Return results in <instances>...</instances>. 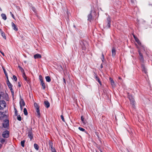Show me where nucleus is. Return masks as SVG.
Returning a JSON list of instances; mask_svg holds the SVG:
<instances>
[{"mask_svg": "<svg viewBox=\"0 0 152 152\" xmlns=\"http://www.w3.org/2000/svg\"><path fill=\"white\" fill-rule=\"evenodd\" d=\"M5 115L3 114V112H0V119L4 117Z\"/></svg>", "mask_w": 152, "mask_h": 152, "instance_id": "obj_25", "label": "nucleus"}, {"mask_svg": "<svg viewBox=\"0 0 152 152\" xmlns=\"http://www.w3.org/2000/svg\"><path fill=\"white\" fill-rule=\"evenodd\" d=\"M118 79H121V77H118Z\"/></svg>", "mask_w": 152, "mask_h": 152, "instance_id": "obj_51", "label": "nucleus"}, {"mask_svg": "<svg viewBox=\"0 0 152 152\" xmlns=\"http://www.w3.org/2000/svg\"><path fill=\"white\" fill-rule=\"evenodd\" d=\"M5 140L3 138H1L0 140V142L1 143L3 144L5 142Z\"/></svg>", "mask_w": 152, "mask_h": 152, "instance_id": "obj_35", "label": "nucleus"}, {"mask_svg": "<svg viewBox=\"0 0 152 152\" xmlns=\"http://www.w3.org/2000/svg\"><path fill=\"white\" fill-rule=\"evenodd\" d=\"M3 70H4V73L5 75L7 77V79H8V77H7V73L6 71V70L5 69L3 68Z\"/></svg>", "mask_w": 152, "mask_h": 152, "instance_id": "obj_32", "label": "nucleus"}, {"mask_svg": "<svg viewBox=\"0 0 152 152\" xmlns=\"http://www.w3.org/2000/svg\"><path fill=\"white\" fill-rule=\"evenodd\" d=\"M78 129L80 130L82 132H84L85 131V129H84L81 127H79L78 128Z\"/></svg>", "mask_w": 152, "mask_h": 152, "instance_id": "obj_33", "label": "nucleus"}, {"mask_svg": "<svg viewBox=\"0 0 152 152\" xmlns=\"http://www.w3.org/2000/svg\"><path fill=\"white\" fill-rule=\"evenodd\" d=\"M0 103H1L2 107L3 108L6 107V102L2 100L0 102Z\"/></svg>", "mask_w": 152, "mask_h": 152, "instance_id": "obj_17", "label": "nucleus"}, {"mask_svg": "<svg viewBox=\"0 0 152 152\" xmlns=\"http://www.w3.org/2000/svg\"><path fill=\"white\" fill-rule=\"evenodd\" d=\"M112 55L113 57H115L116 55V50L114 48H113L112 50Z\"/></svg>", "mask_w": 152, "mask_h": 152, "instance_id": "obj_11", "label": "nucleus"}, {"mask_svg": "<svg viewBox=\"0 0 152 152\" xmlns=\"http://www.w3.org/2000/svg\"><path fill=\"white\" fill-rule=\"evenodd\" d=\"M135 40L136 41V42L139 45H140L141 44L140 42V41L138 38H136V39Z\"/></svg>", "mask_w": 152, "mask_h": 152, "instance_id": "obj_30", "label": "nucleus"}, {"mask_svg": "<svg viewBox=\"0 0 152 152\" xmlns=\"http://www.w3.org/2000/svg\"><path fill=\"white\" fill-rule=\"evenodd\" d=\"M3 126L4 128H6L9 126V120L5 119L4 121V123L3 124Z\"/></svg>", "mask_w": 152, "mask_h": 152, "instance_id": "obj_3", "label": "nucleus"}, {"mask_svg": "<svg viewBox=\"0 0 152 152\" xmlns=\"http://www.w3.org/2000/svg\"><path fill=\"white\" fill-rule=\"evenodd\" d=\"M34 106L35 110H36V112L37 113V116L38 118H39L40 116V113L39 107V106L38 105L37 103L35 102L34 103Z\"/></svg>", "mask_w": 152, "mask_h": 152, "instance_id": "obj_1", "label": "nucleus"}, {"mask_svg": "<svg viewBox=\"0 0 152 152\" xmlns=\"http://www.w3.org/2000/svg\"><path fill=\"white\" fill-rule=\"evenodd\" d=\"M34 56L35 59L41 58L42 57L41 55L39 54H35Z\"/></svg>", "mask_w": 152, "mask_h": 152, "instance_id": "obj_14", "label": "nucleus"}, {"mask_svg": "<svg viewBox=\"0 0 152 152\" xmlns=\"http://www.w3.org/2000/svg\"><path fill=\"white\" fill-rule=\"evenodd\" d=\"M0 31L2 36L3 37L4 39H6V37L5 36V35L4 32L2 31L1 29H0Z\"/></svg>", "mask_w": 152, "mask_h": 152, "instance_id": "obj_12", "label": "nucleus"}, {"mask_svg": "<svg viewBox=\"0 0 152 152\" xmlns=\"http://www.w3.org/2000/svg\"><path fill=\"white\" fill-rule=\"evenodd\" d=\"M53 144L52 142H49V147L51 148V150L54 148L53 146Z\"/></svg>", "mask_w": 152, "mask_h": 152, "instance_id": "obj_22", "label": "nucleus"}, {"mask_svg": "<svg viewBox=\"0 0 152 152\" xmlns=\"http://www.w3.org/2000/svg\"><path fill=\"white\" fill-rule=\"evenodd\" d=\"M9 132L8 131L4 132L2 134V136L5 138H7L9 137Z\"/></svg>", "mask_w": 152, "mask_h": 152, "instance_id": "obj_5", "label": "nucleus"}, {"mask_svg": "<svg viewBox=\"0 0 152 152\" xmlns=\"http://www.w3.org/2000/svg\"><path fill=\"white\" fill-rule=\"evenodd\" d=\"M133 37H134V38L135 39V40L136 39V38H137L136 37H135V36L134 35H133Z\"/></svg>", "mask_w": 152, "mask_h": 152, "instance_id": "obj_48", "label": "nucleus"}, {"mask_svg": "<svg viewBox=\"0 0 152 152\" xmlns=\"http://www.w3.org/2000/svg\"><path fill=\"white\" fill-rule=\"evenodd\" d=\"M61 118L62 119V120L64 121V122H65V120H64V116L63 115H61Z\"/></svg>", "mask_w": 152, "mask_h": 152, "instance_id": "obj_39", "label": "nucleus"}, {"mask_svg": "<svg viewBox=\"0 0 152 152\" xmlns=\"http://www.w3.org/2000/svg\"><path fill=\"white\" fill-rule=\"evenodd\" d=\"M109 79L111 83L112 86L113 87H114L115 86V84L114 82L113 79L111 77H110Z\"/></svg>", "mask_w": 152, "mask_h": 152, "instance_id": "obj_16", "label": "nucleus"}, {"mask_svg": "<svg viewBox=\"0 0 152 152\" xmlns=\"http://www.w3.org/2000/svg\"><path fill=\"white\" fill-rule=\"evenodd\" d=\"M31 9L34 12H36V10L35 9V8L34 7H32L31 8Z\"/></svg>", "mask_w": 152, "mask_h": 152, "instance_id": "obj_37", "label": "nucleus"}, {"mask_svg": "<svg viewBox=\"0 0 152 152\" xmlns=\"http://www.w3.org/2000/svg\"><path fill=\"white\" fill-rule=\"evenodd\" d=\"M92 12V10L91 11V12L90 14L88 16V20L91 21L92 18V16L91 15V12Z\"/></svg>", "mask_w": 152, "mask_h": 152, "instance_id": "obj_15", "label": "nucleus"}, {"mask_svg": "<svg viewBox=\"0 0 152 152\" xmlns=\"http://www.w3.org/2000/svg\"><path fill=\"white\" fill-rule=\"evenodd\" d=\"M7 84L8 87L10 88L12 93H14L12 87V85L10 83L8 80V81L7 82Z\"/></svg>", "mask_w": 152, "mask_h": 152, "instance_id": "obj_4", "label": "nucleus"}, {"mask_svg": "<svg viewBox=\"0 0 152 152\" xmlns=\"http://www.w3.org/2000/svg\"><path fill=\"white\" fill-rule=\"evenodd\" d=\"M81 119L83 123L84 124H86V121L84 120L83 117V116H81Z\"/></svg>", "mask_w": 152, "mask_h": 152, "instance_id": "obj_27", "label": "nucleus"}, {"mask_svg": "<svg viewBox=\"0 0 152 152\" xmlns=\"http://www.w3.org/2000/svg\"><path fill=\"white\" fill-rule=\"evenodd\" d=\"M140 61L142 63H143L144 61V60L143 57H140Z\"/></svg>", "mask_w": 152, "mask_h": 152, "instance_id": "obj_31", "label": "nucleus"}, {"mask_svg": "<svg viewBox=\"0 0 152 152\" xmlns=\"http://www.w3.org/2000/svg\"><path fill=\"white\" fill-rule=\"evenodd\" d=\"M0 10L1 11H2V9H1L0 7Z\"/></svg>", "mask_w": 152, "mask_h": 152, "instance_id": "obj_54", "label": "nucleus"}, {"mask_svg": "<svg viewBox=\"0 0 152 152\" xmlns=\"http://www.w3.org/2000/svg\"><path fill=\"white\" fill-rule=\"evenodd\" d=\"M20 106H24L25 105V103L24 100L22 99L20 102Z\"/></svg>", "mask_w": 152, "mask_h": 152, "instance_id": "obj_19", "label": "nucleus"}, {"mask_svg": "<svg viewBox=\"0 0 152 152\" xmlns=\"http://www.w3.org/2000/svg\"><path fill=\"white\" fill-rule=\"evenodd\" d=\"M95 78H96V81H97L99 82V83L100 84V85H101V82L100 81V80H99V77L97 76H95Z\"/></svg>", "mask_w": 152, "mask_h": 152, "instance_id": "obj_24", "label": "nucleus"}, {"mask_svg": "<svg viewBox=\"0 0 152 152\" xmlns=\"http://www.w3.org/2000/svg\"><path fill=\"white\" fill-rule=\"evenodd\" d=\"M3 108L1 106V103H0V110H2Z\"/></svg>", "mask_w": 152, "mask_h": 152, "instance_id": "obj_41", "label": "nucleus"}, {"mask_svg": "<svg viewBox=\"0 0 152 152\" xmlns=\"http://www.w3.org/2000/svg\"><path fill=\"white\" fill-rule=\"evenodd\" d=\"M139 53L140 57H143V56H142V54L141 53L140 51H139Z\"/></svg>", "mask_w": 152, "mask_h": 152, "instance_id": "obj_43", "label": "nucleus"}, {"mask_svg": "<svg viewBox=\"0 0 152 152\" xmlns=\"http://www.w3.org/2000/svg\"><path fill=\"white\" fill-rule=\"evenodd\" d=\"M17 119L19 121H21V118L20 115L18 116Z\"/></svg>", "mask_w": 152, "mask_h": 152, "instance_id": "obj_34", "label": "nucleus"}, {"mask_svg": "<svg viewBox=\"0 0 152 152\" xmlns=\"http://www.w3.org/2000/svg\"><path fill=\"white\" fill-rule=\"evenodd\" d=\"M20 70L21 71V72L23 73V77H24V76H26V74L25 72H24V70L23 69V68L20 66H18Z\"/></svg>", "mask_w": 152, "mask_h": 152, "instance_id": "obj_9", "label": "nucleus"}, {"mask_svg": "<svg viewBox=\"0 0 152 152\" xmlns=\"http://www.w3.org/2000/svg\"><path fill=\"white\" fill-rule=\"evenodd\" d=\"M18 86H19V87H20V86H21V85L20 84H19L18 85Z\"/></svg>", "mask_w": 152, "mask_h": 152, "instance_id": "obj_52", "label": "nucleus"}, {"mask_svg": "<svg viewBox=\"0 0 152 152\" xmlns=\"http://www.w3.org/2000/svg\"><path fill=\"white\" fill-rule=\"evenodd\" d=\"M63 80L64 82L65 83V84H66V81H65V79L64 78H63Z\"/></svg>", "mask_w": 152, "mask_h": 152, "instance_id": "obj_45", "label": "nucleus"}, {"mask_svg": "<svg viewBox=\"0 0 152 152\" xmlns=\"http://www.w3.org/2000/svg\"><path fill=\"white\" fill-rule=\"evenodd\" d=\"M40 84L41 85V86H42V88L43 90H45V88H46V86H45V83H44V81L41 82Z\"/></svg>", "mask_w": 152, "mask_h": 152, "instance_id": "obj_18", "label": "nucleus"}, {"mask_svg": "<svg viewBox=\"0 0 152 152\" xmlns=\"http://www.w3.org/2000/svg\"><path fill=\"white\" fill-rule=\"evenodd\" d=\"M141 67L142 71L144 72L145 73L147 74V72L145 65L144 64H142L141 65Z\"/></svg>", "mask_w": 152, "mask_h": 152, "instance_id": "obj_7", "label": "nucleus"}, {"mask_svg": "<svg viewBox=\"0 0 152 152\" xmlns=\"http://www.w3.org/2000/svg\"><path fill=\"white\" fill-rule=\"evenodd\" d=\"M103 58V60H104V57L103 54H102V58Z\"/></svg>", "mask_w": 152, "mask_h": 152, "instance_id": "obj_46", "label": "nucleus"}, {"mask_svg": "<svg viewBox=\"0 0 152 152\" xmlns=\"http://www.w3.org/2000/svg\"><path fill=\"white\" fill-rule=\"evenodd\" d=\"M24 143H25V141L23 140V141H21V142H20L21 145L23 147H24Z\"/></svg>", "mask_w": 152, "mask_h": 152, "instance_id": "obj_29", "label": "nucleus"}, {"mask_svg": "<svg viewBox=\"0 0 152 152\" xmlns=\"http://www.w3.org/2000/svg\"><path fill=\"white\" fill-rule=\"evenodd\" d=\"M51 150L52 152H56L55 148L52 149Z\"/></svg>", "mask_w": 152, "mask_h": 152, "instance_id": "obj_40", "label": "nucleus"}, {"mask_svg": "<svg viewBox=\"0 0 152 152\" xmlns=\"http://www.w3.org/2000/svg\"><path fill=\"white\" fill-rule=\"evenodd\" d=\"M34 148L37 150L38 151L39 150V147L38 145L36 144L35 143L34 144Z\"/></svg>", "mask_w": 152, "mask_h": 152, "instance_id": "obj_23", "label": "nucleus"}, {"mask_svg": "<svg viewBox=\"0 0 152 152\" xmlns=\"http://www.w3.org/2000/svg\"><path fill=\"white\" fill-rule=\"evenodd\" d=\"M104 60H103V58H102V61L103 62L104 61Z\"/></svg>", "mask_w": 152, "mask_h": 152, "instance_id": "obj_53", "label": "nucleus"}, {"mask_svg": "<svg viewBox=\"0 0 152 152\" xmlns=\"http://www.w3.org/2000/svg\"><path fill=\"white\" fill-rule=\"evenodd\" d=\"M20 106L21 110H22L23 109L22 106Z\"/></svg>", "mask_w": 152, "mask_h": 152, "instance_id": "obj_49", "label": "nucleus"}, {"mask_svg": "<svg viewBox=\"0 0 152 152\" xmlns=\"http://www.w3.org/2000/svg\"><path fill=\"white\" fill-rule=\"evenodd\" d=\"M101 68H102L103 67V66L102 65V64H101Z\"/></svg>", "mask_w": 152, "mask_h": 152, "instance_id": "obj_50", "label": "nucleus"}, {"mask_svg": "<svg viewBox=\"0 0 152 152\" xmlns=\"http://www.w3.org/2000/svg\"><path fill=\"white\" fill-rule=\"evenodd\" d=\"M107 25L106 27L107 28H109L110 26V19L109 17H108L107 18Z\"/></svg>", "mask_w": 152, "mask_h": 152, "instance_id": "obj_8", "label": "nucleus"}, {"mask_svg": "<svg viewBox=\"0 0 152 152\" xmlns=\"http://www.w3.org/2000/svg\"><path fill=\"white\" fill-rule=\"evenodd\" d=\"M14 109H15V115L17 116V115H18V113H17V109H16V108H15Z\"/></svg>", "mask_w": 152, "mask_h": 152, "instance_id": "obj_36", "label": "nucleus"}, {"mask_svg": "<svg viewBox=\"0 0 152 152\" xmlns=\"http://www.w3.org/2000/svg\"><path fill=\"white\" fill-rule=\"evenodd\" d=\"M23 78H24V79L26 81H27V77H26V76H24V77H23Z\"/></svg>", "mask_w": 152, "mask_h": 152, "instance_id": "obj_44", "label": "nucleus"}, {"mask_svg": "<svg viewBox=\"0 0 152 152\" xmlns=\"http://www.w3.org/2000/svg\"><path fill=\"white\" fill-rule=\"evenodd\" d=\"M23 112H24V114L25 115H28V112H27V109H26V108H24L23 109Z\"/></svg>", "mask_w": 152, "mask_h": 152, "instance_id": "obj_26", "label": "nucleus"}, {"mask_svg": "<svg viewBox=\"0 0 152 152\" xmlns=\"http://www.w3.org/2000/svg\"><path fill=\"white\" fill-rule=\"evenodd\" d=\"M0 53L3 56H4V54L3 52H0Z\"/></svg>", "mask_w": 152, "mask_h": 152, "instance_id": "obj_47", "label": "nucleus"}, {"mask_svg": "<svg viewBox=\"0 0 152 152\" xmlns=\"http://www.w3.org/2000/svg\"><path fill=\"white\" fill-rule=\"evenodd\" d=\"M129 98L131 104L132 105V107L133 108H135V106L134 105L135 101H134V99L133 98L132 96H129Z\"/></svg>", "mask_w": 152, "mask_h": 152, "instance_id": "obj_2", "label": "nucleus"}, {"mask_svg": "<svg viewBox=\"0 0 152 152\" xmlns=\"http://www.w3.org/2000/svg\"><path fill=\"white\" fill-rule=\"evenodd\" d=\"M44 103L45 105V106L47 108H48L50 106V104L49 102L48 101H45L44 102Z\"/></svg>", "mask_w": 152, "mask_h": 152, "instance_id": "obj_13", "label": "nucleus"}, {"mask_svg": "<svg viewBox=\"0 0 152 152\" xmlns=\"http://www.w3.org/2000/svg\"><path fill=\"white\" fill-rule=\"evenodd\" d=\"M10 13L11 15L12 16V17L14 19V15H13V14L12 13V12H10Z\"/></svg>", "mask_w": 152, "mask_h": 152, "instance_id": "obj_42", "label": "nucleus"}, {"mask_svg": "<svg viewBox=\"0 0 152 152\" xmlns=\"http://www.w3.org/2000/svg\"><path fill=\"white\" fill-rule=\"evenodd\" d=\"M1 17H2V18L4 20H6L7 19V17L6 15L2 13L1 14Z\"/></svg>", "mask_w": 152, "mask_h": 152, "instance_id": "obj_21", "label": "nucleus"}, {"mask_svg": "<svg viewBox=\"0 0 152 152\" xmlns=\"http://www.w3.org/2000/svg\"><path fill=\"white\" fill-rule=\"evenodd\" d=\"M39 78L40 81V82H42L43 81V78H42V75H39Z\"/></svg>", "mask_w": 152, "mask_h": 152, "instance_id": "obj_28", "label": "nucleus"}, {"mask_svg": "<svg viewBox=\"0 0 152 152\" xmlns=\"http://www.w3.org/2000/svg\"><path fill=\"white\" fill-rule=\"evenodd\" d=\"M13 78L14 79V80L15 81H16L17 80V78L16 77V76L15 75H13Z\"/></svg>", "mask_w": 152, "mask_h": 152, "instance_id": "obj_38", "label": "nucleus"}, {"mask_svg": "<svg viewBox=\"0 0 152 152\" xmlns=\"http://www.w3.org/2000/svg\"><path fill=\"white\" fill-rule=\"evenodd\" d=\"M11 24L12 26L13 30H15V31H17L18 30V29L16 26L12 22Z\"/></svg>", "mask_w": 152, "mask_h": 152, "instance_id": "obj_10", "label": "nucleus"}, {"mask_svg": "<svg viewBox=\"0 0 152 152\" xmlns=\"http://www.w3.org/2000/svg\"><path fill=\"white\" fill-rule=\"evenodd\" d=\"M28 137L30 139V140H31L33 138V134L31 130L29 131L28 133Z\"/></svg>", "mask_w": 152, "mask_h": 152, "instance_id": "obj_6", "label": "nucleus"}, {"mask_svg": "<svg viewBox=\"0 0 152 152\" xmlns=\"http://www.w3.org/2000/svg\"><path fill=\"white\" fill-rule=\"evenodd\" d=\"M45 78L46 81L48 82H50L51 81V79L50 77L49 76H46Z\"/></svg>", "mask_w": 152, "mask_h": 152, "instance_id": "obj_20", "label": "nucleus"}]
</instances>
